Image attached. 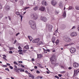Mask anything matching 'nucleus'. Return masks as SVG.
<instances>
[{
    "instance_id": "nucleus-1",
    "label": "nucleus",
    "mask_w": 79,
    "mask_h": 79,
    "mask_svg": "<svg viewBox=\"0 0 79 79\" xmlns=\"http://www.w3.org/2000/svg\"><path fill=\"white\" fill-rule=\"evenodd\" d=\"M31 19H33L34 20H36L38 19L39 16L36 13H34L31 14Z\"/></svg>"
},
{
    "instance_id": "nucleus-2",
    "label": "nucleus",
    "mask_w": 79,
    "mask_h": 79,
    "mask_svg": "<svg viewBox=\"0 0 79 79\" xmlns=\"http://www.w3.org/2000/svg\"><path fill=\"white\" fill-rule=\"evenodd\" d=\"M50 60L52 64H54L55 63V61H56V57H55V55H52V57L50 58Z\"/></svg>"
},
{
    "instance_id": "nucleus-3",
    "label": "nucleus",
    "mask_w": 79,
    "mask_h": 79,
    "mask_svg": "<svg viewBox=\"0 0 79 79\" xmlns=\"http://www.w3.org/2000/svg\"><path fill=\"white\" fill-rule=\"evenodd\" d=\"M63 40H65V42H72V40L69 37H66L65 36L63 37Z\"/></svg>"
},
{
    "instance_id": "nucleus-4",
    "label": "nucleus",
    "mask_w": 79,
    "mask_h": 79,
    "mask_svg": "<svg viewBox=\"0 0 79 79\" xmlns=\"http://www.w3.org/2000/svg\"><path fill=\"white\" fill-rule=\"evenodd\" d=\"M40 19L44 22H47V18L45 17L41 16L40 17Z\"/></svg>"
},
{
    "instance_id": "nucleus-5",
    "label": "nucleus",
    "mask_w": 79,
    "mask_h": 79,
    "mask_svg": "<svg viewBox=\"0 0 79 79\" xmlns=\"http://www.w3.org/2000/svg\"><path fill=\"white\" fill-rule=\"evenodd\" d=\"M70 35L71 37H76V36L77 35V33L76 32L74 31Z\"/></svg>"
},
{
    "instance_id": "nucleus-6",
    "label": "nucleus",
    "mask_w": 79,
    "mask_h": 79,
    "mask_svg": "<svg viewBox=\"0 0 79 79\" xmlns=\"http://www.w3.org/2000/svg\"><path fill=\"white\" fill-rule=\"evenodd\" d=\"M79 72V69L74 70L73 76H77V74H78Z\"/></svg>"
},
{
    "instance_id": "nucleus-7",
    "label": "nucleus",
    "mask_w": 79,
    "mask_h": 79,
    "mask_svg": "<svg viewBox=\"0 0 79 79\" xmlns=\"http://www.w3.org/2000/svg\"><path fill=\"white\" fill-rule=\"evenodd\" d=\"M76 48H72L70 50V52L71 53H74L76 52Z\"/></svg>"
},
{
    "instance_id": "nucleus-8",
    "label": "nucleus",
    "mask_w": 79,
    "mask_h": 79,
    "mask_svg": "<svg viewBox=\"0 0 79 79\" xmlns=\"http://www.w3.org/2000/svg\"><path fill=\"white\" fill-rule=\"evenodd\" d=\"M40 41V39L39 38L34 40H32V42L33 43H38Z\"/></svg>"
},
{
    "instance_id": "nucleus-9",
    "label": "nucleus",
    "mask_w": 79,
    "mask_h": 79,
    "mask_svg": "<svg viewBox=\"0 0 79 79\" xmlns=\"http://www.w3.org/2000/svg\"><path fill=\"white\" fill-rule=\"evenodd\" d=\"M45 10V7L42 6L39 8V10L41 11H44Z\"/></svg>"
},
{
    "instance_id": "nucleus-10",
    "label": "nucleus",
    "mask_w": 79,
    "mask_h": 79,
    "mask_svg": "<svg viewBox=\"0 0 79 79\" xmlns=\"http://www.w3.org/2000/svg\"><path fill=\"white\" fill-rule=\"evenodd\" d=\"M51 3L53 6H56V2L55 1H52L51 2Z\"/></svg>"
},
{
    "instance_id": "nucleus-11",
    "label": "nucleus",
    "mask_w": 79,
    "mask_h": 79,
    "mask_svg": "<svg viewBox=\"0 0 79 79\" xmlns=\"http://www.w3.org/2000/svg\"><path fill=\"white\" fill-rule=\"evenodd\" d=\"M73 66L74 68H77L79 67V64L76 62H74L73 64Z\"/></svg>"
},
{
    "instance_id": "nucleus-12",
    "label": "nucleus",
    "mask_w": 79,
    "mask_h": 79,
    "mask_svg": "<svg viewBox=\"0 0 79 79\" xmlns=\"http://www.w3.org/2000/svg\"><path fill=\"white\" fill-rule=\"evenodd\" d=\"M29 24L31 25L35 24V22L34 21L31 20L29 21Z\"/></svg>"
},
{
    "instance_id": "nucleus-13",
    "label": "nucleus",
    "mask_w": 79,
    "mask_h": 79,
    "mask_svg": "<svg viewBox=\"0 0 79 79\" xmlns=\"http://www.w3.org/2000/svg\"><path fill=\"white\" fill-rule=\"evenodd\" d=\"M42 3L43 5L44 6H47L48 5V4L47 3V2L45 0H43L42 2Z\"/></svg>"
},
{
    "instance_id": "nucleus-14",
    "label": "nucleus",
    "mask_w": 79,
    "mask_h": 79,
    "mask_svg": "<svg viewBox=\"0 0 79 79\" xmlns=\"http://www.w3.org/2000/svg\"><path fill=\"white\" fill-rule=\"evenodd\" d=\"M16 15H19V17H20L21 19V21H22V19H23V16L22 15H20V13L19 12H16Z\"/></svg>"
},
{
    "instance_id": "nucleus-15",
    "label": "nucleus",
    "mask_w": 79,
    "mask_h": 79,
    "mask_svg": "<svg viewBox=\"0 0 79 79\" xmlns=\"http://www.w3.org/2000/svg\"><path fill=\"white\" fill-rule=\"evenodd\" d=\"M31 27L32 29H35L36 28V26L35 25V24H33V25H31Z\"/></svg>"
},
{
    "instance_id": "nucleus-16",
    "label": "nucleus",
    "mask_w": 79,
    "mask_h": 79,
    "mask_svg": "<svg viewBox=\"0 0 79 79\" xmlns=\"http://www.w3.org/2000/svg\"><path fill=\"white\" fill-rule=\"evenodd\" d=\"M59 6L60 8H63V2H59Z\"/></svg>"
},
{
    "instance_id": "nucleus-17",
    "label": "nucleus",
    "mask_w": 79,
    "mask_h": 79,
    "mask_svg": "<svg viewBox=\"0 0 79 79\" xmlns=\"http://www.w3.org/2000/svg\"><path fill=\"white\" fill-rule=\"evenodd\" d=\"M37 58H40H40H42V55H40V54H37Z\"/></svg>"
},
{
    "instance_id": "nucleus-18",
    "label": "nucleus",
    "mask_w": 79,
    "mask_h": 79,
    "mask_svg": "<svg viewBox=\"0 0 79 79\" xmlns=\"http://www.w3.org/2000/svg\"><path fill=\"white\" fill-rule=\"evenodd\" d=\"M74 44V42H73V43H70V44H65L64 46L66 47L67 46H69V45H73V44Z\"/></svg>"
},
{
    "instance_id": "nucleus-19",
    "label": "nucleus",
    "mask_w": 79,
    "mask_h": 79,
    "mask_svg": "<svg viewBox=\"0 0 79 79\" xmlns=\"http://www.w3.org/2000/svg\"><path fill=\"white\" fill-rule=\"evenodd\" d=\"M52 26H49V28H48V29L49 31H52Z\"/></svg>"
},
{
    "instance_id": "nucleus-20",
    "label": "nucleus",
    "mask_w": 79,
    "mask_h": 79,
    "mask_svg": "<svg viewBox=\"0 0 79 79\" xmlns=\"http://www.w3.org/2000/svg\"><path fill=\"white\" fill-rule=\"evenodd\" d=\"M38 6H36L34 7L33 8V9L34 10V11H36V10H38Z\"/></svg>"
},
{
    "instance_id": "nucleus-21",
    "label": "nucleus",
    "mask_w": 79,
    "mask_h": 79,
    "mask_svg": "<svg viewBox=\"0 0 79 79\" xmlns=\"http://www.w3.org/2000/svg\"><path fill=\"white\" fill-rule=\"evenodd\" d=\"M66 11H64L63 13V16L64 18H66Z\"/></svg>"
},
{
    "instance_id": "nucleus-22",
    "label": "nucleus",
    "mask_w": 79,
    "mask_h": 79,
    "mask_svg": "<svg viewBox=\"0 0 79 79\" xmlns=\"http://www.w3.org/2000/svg\"><path fill=\"white\" fill-rule=\"evenodd\" d=\"M6 10H9L10 9V6H7L6 7Z\"/></svg>"
},
{
    "instance_id": "nucleus-23",
    "label": "nucleus",
    "mask_w": 79,
    "mask_h": 79,
    "mask_svg": "<svg viewBox=\"0 0 79 79\" xmlns=\"http://www.w3.org/2000/svg\"><path fill=\"white\" fill-rule=\"evenodd\" d=\"M42 44H43V42H42V41H41L37 44V45H41Z\"/></svg>"
},
{
    "instance_id": "nucleus-24",
    "label": "nucleus",
    "mask_w": 79,
    "mask_h": 79,
    "mask_svg": "<svg viewBox=\"0 0 79 79\" xmlns=\"http://www.w3.org/2000/svg\"><path fill=\"white\" fill-rule=\"evenodd\" d=\"M24 48L25 49H27V50L29 49V45H27L24 47Z\"/></svg>"
},
{
    "instance_id": "nucleus-25",
    "label": "nucleus",
    "mask_w": 79,
    "mask_h": 79,
    "mask_svg": "<svg viewBox=\"0 0 79 79\" xmlns=\"http://www.w3.org/2000/svg\"><path fill=\"white\" fill-rule=\"evenodd\" d=\"M55 37H53L52 40V42H53V44L55 43Z\"/></svg>"
},
{
    "instance_id": "nucleus-26",
    "label": "nucleus",
    "mask_w": 79,
    "mask_h": 79,
    "mask_svg": "<svg viewBox=\"0 0 79 79\" xmlns=\"http://www.w3.org/2000/svg\"><path fill=\"white\" fill-rule=\"evenodd\" d=\"M28 37L29 39L30 40V41H31V40H32V38L31 36H28Z\"/></svg>"
},
{
    "instance_id": "nucleus-27",
    "label": "nucleus",
    "mask_w": 79,
    "mask_h": 79,
    "mask_svg": "<svg viewBox=\"0 0 79 79\" xmlns=\"http://www.w3.org/2000/svg\"><path fill=\"white\" fill-rule=\"evenodd\" d=\"M56 44V45L58 44V43H59V40H57L55 42Z\"/></svg>"
},
{
    "instance_id": "nucleus-28",
    "label": "nucleus",
    "mask_w": 79,
    "mask_h": 79,
    "mask_svg": "<svg viewBox=\"0 0 79 79\" xmlns=\"http://www.w3.org/2000/svg\"><path fill=\"white\" fill-rule=\"evenodd\" d=\"M72 9H73V7L72 6H70L68 8L69 10H71Z\"/></svg>"
},
{
    "instance_id": "nucleus-29",
    "label": "nucleus",
    "mask_w": 79,
    "mask_h": 79,
    "mask_svg": "<svg viewBox=\"0 0 79 79\" xmlns=\"http://www.w3.org/2000/svg\"><path fill=\"white\" fill-rule=\"evenodd\" d=\"M65 28H66V26L64 25H63L61 27V29H65Z\"/></svg>"
},
{
    "instance_id": "nucleus-30",
    "label": "nucleus",
    "mask_w": 79,
    "mask_h": 79,
    "mask_svg": "<svg viewBox=\"0 0 79 79\" xmlns=\"http://www.w3.org/2000/svg\"><path fill=\"white\" fill-rule=\"evenodd\" d=\"M19 71H20V72H24V69H19Z\"/></svg>"
},
{
    "instance_id": "nucleus-31",
    "label": "nucleus",
    "mask_w": 79,
    "mask_h": 79,
    "mask_svg": "<svg viewBox=\"0 0 79 79\" xmlns=\"http://www.w3.org/2000/svg\"><path fill=\"white\" fill-rule=\"evenodd\" d=\"M3 17V14H0V19Z\"/></svg>"
},
{
    "instance_id": "nucleus-32",
    "label": "nucleus",
    "mask_w": 79,
    "mask_h": 79,
    "mask_svg": "<svg viewBox=\"0 0 79 79\" xmlns=\"http://www.w3.org/2000/svg\"><path fill=\"white\" fill-rule=\"evenodd\" d=\"M14 64H15V65H18V63H17V62H16V61H14Z\"/></svg>"
},
{
    "instance_id": "nucleus-33",
    "label": "nucleus",
    "mask_w": 79,
    "mask_h": 79,
    "mask_svg": "<svg viewBox=\"0 0 79 79\" xmlns=\"http://www.w3.org/2000/svg\"><path fill=\"white\" fill-rule=\"evenodd\" d=\"M76 10H79V6H76Z\"/></svg>"
},
{
    "instance_id": "nucleus-34",
    "label": "nucleus",
    "mask_w": 79,
    "mask_h": 79,
    "mask_svg": "<svg viewBox=\"0 0 79 79\" xmlns=\"http://www.w3.org/2000/svg\"><path fill=\"white\" fill-rule=\"evenodd\" d=\"M20 4H21V5H23V3H24V2L23 1H20Z\"/></svg>"
},
{
    "instance_id": "nucleus-35",
    "label": "nucleus",
    "mask_w": 79,
    "mask_h": 79,
    "mask_svg": "<svg viewBox=\"0 0 79 79\" xmlns=\"http://www.w3.org/2000/svg\"><path fill=\"white\" fill-rule=\"evenodd\" d=\"M13 47L9 48L10 50H13Z\"/></svg>"
},
{
    "instance_id": "nucleus-36",
    "label": "nucleus",
    "mask_w": 79,
    "mask_h": 79,
    "mask_svg": "<svg viewBox=\"0 0 79 79\" xmlns=\"http://www.w3.org/2000/svg\"><path fill=\"white\" fill-rule=\"evenodd\" d=\"M5 70L8 71V72L10 71V70H9V69L8 68H6Z\"/></svg>"
},
{
    "instance_id": "nucleus-37",
    "label": "nucleus",
    "mask_w": 79,
    "mask_h": 79,
    "mask_svg": "<svg viewBox=\"0 0 79 79\" xmlns=\"http://www.w3.org/2000/svg\"><path fill=\"white\" fill-rule=\"evenodd\" d=\"M47 50H46L45 49H44V53H47Z\"/></svg>"
},
{
    "instance_id": "nucleus-38",
    "label": "nucleus",
    "mask_w": 79,
    "mask_h": 79,
    "mask_svg": "<svg viewBox=\"0 0 79 79\" xmlns=\"http://www.w3.org/2000/svg\"><path fill=\"white\" fill-rule=\"evenodd\" d=\"M22 51H23V50L21 49H20L19 50L18 52H19V53H20V52H22Z\"/></svg>"
},
{
    "instance_id": "nucleus-39",
    "label": "nucleus",
    "mask_w": 79,
    "mask_h": 79,
    "mask_svg": "<svg viewBox=\"0 0 79 79\" xmlns=\"http://www.w3.org/2000/svg\"><path fill=\"white\" fill-rule=\"evenodd\" d=\"M60 73H66V71H62L60 72Z\"/></svg>"
},
{
    "instance_id": "nucleus-40",
    "label": "nucleus",
    "mask_w": 79,
    "mask_h": 79,
    "mask_svg": "<svg viewBox=\"0 0 79 79\" xmlns=\"http://www.w3.org/2000/svg\"><path fill=\"white\" fill-rule=\"evenodd\" d=\"M2 8V5L1 4V3H0V9Z\"/></svg>"
},
{
    "instance_id": "nucleus-41",
    "label": "nucleus",
    "mask_w": 79,
    "mask_h": 79,
    "mask_svg": "<svg viewBox=\"0 0 79 79\" xmlns=\"http://www.w3.org/2000/svg\"><path fill=\"white\" fill-rule=\"evenodd\" d=\"M29 8V7H25V8L24 9V10H26L27 9Z\"/></svg>"
},
{
    "instance_id": "nucleus-42",
    "label": "nucleus",
    "mask_w": 79,
    "mask_h": 79,
    "mask_svg": "<svg viewBox=\"0 0 79 79\" xmlns=\"http://www.w3.org/2000/svg\"><path fill=\"white\" fill-rule=\"evenodd\" d=\"M9 68H10L11 69H13V67L11 66H9Z\"/></svg>"
},
{
    "instance_id": "nucleus-43",
    "label": "nucleus",
    "mask_w": 79,
    "mask_h": 79,
    "mask_svg": "<svg viewBox=\"0 0 79 79\" xmlns=\"http://www.w3.org/2000/svg\"><path fill=\"white\" fill-rule=\"evenodd\" d=\"M19 55H24V54H23V53L22 52H20L19 53Z\"/></svg>"
},
{
    "instance_id": "nucleus-44",
    "label": "nucleus",
    "mask_w": 79,
    "mask_h": 79,
    "mask_svg": "<svg viewBox=\"0 0 79 79\" xmlns=\"http://www.w3.org/2000/svg\"><path fill=\"white\" fill-rule=\"evenodd\" d=\"M55 77H56V78H57L58 79H60L59 78V77H58L56 75L55 76Z\"/></svg>"
},
{
    "instance_id": "nucleus-45",
    "label": "nucleus",
    "mask_w": 79,
    "mask_h": 79,
    "mask_svg": "<svg viewBox=\"0 0 79 79\" xmlns=\"http://www.w3.org/2000/svg\"><path fill=\"white\" fill-rule=\"evenodd\" d=\"M9 53L10 54H12V53H13V52L12 51H9Z\"/></svg>"
},
{
    "instance_id": "nucleus-46",
    "label": "nucleus",
    "mask_w": 79,
    "mask_h": 79,
    "mask_svg": "<svg viewBox=\"0 0 79 79\" xmlns=\"http://www.w3.org/2000/svg\"><path fill=\"white\" fill-rule=\"evenodd\" d=\"M8 18H9V19L10 20V21H11V17L10 16H8Z\"/></svg>"
},
{
    "instance_id": "nucleus-47",
    "label": "nucleus",
    "mask_w": 79,
    "mask_h": 79,
    "mask_svg": "<svg viewBox=\"0 0 79 79\" xmlns=\"http://www.w3.org/2000/svg\"><path fill=\"white\" fill-rule=\"evenodd\" d=\"M59 11H56L55 12V13H56V14H58V13H59Z\"/></svg>"
},
{
    "instance_id": "nucleus-48",
    "label": "nucleus",
    "mask_w": 79,
    "mask_h": 79,
    "mask_svg": "<svg viewBox=\"0 0 79 79\" xmlns=\"http://www.w3.org/2000/svg\"><path fill=\"white\" fill-rule=\"evenodd\" d=\"M14 70L15 71V72H17V71L18 70L16 69H15Z\"/></svg>"
},
{
    "instance_id": "nucleus-49",
    "label": "nucleus",
    "mask_w": 79,
    "mask_h": 79,
    "mask_svg": "<svg viewBox=\"0 0 79 79\" xmlns=\"http://www.w3.org/2000/svg\"><path fill=\"white\" fill-rule=\"evenodd\" d=\"M75 28H76V27L73 26V27L72 28V29H75Z\"/></svg>"
},
{
    "instance_id": "nucleus-50",
    "label": "nucleus",
    "mask_w": 79,
    "mask_h": 79,
    "mask_svg": "<svg viewBox=\"0 0 79 79\" xmlns=\"http://www.w3.org/2000/svg\"><path fill=\"white\" fill-rule=\"evenodd\" d=\"M19 33L18 32V33H17V34H16V36H18V35H19Z\"/></svg>"
},
{
    "instance_id": "nucleus-51",
    "label": "nucleus",
    "mask_w": 79,
    "mask_h": 79,
    "mask_svg": "<svg viewBox=\"0 0 79 79\" xmlns=\"http://www.w3.org/2000/svg\"><path fill=\"white\" fill-rule=\"evenodd\" d=\"M36 73H37V74H39V73H40V72L39 71L37 70V71H36Z\"/></svg>"
},
{
    "instance_id": "nucleus-52",
    "label": "nucleus",
    "mask_w": 79,
    "mask_h": 79,
    "mask_svg": "<svg viewBox=\"0 0 79 79\" xmlns=\"http://www.w3.org/2000/svg\"><path fill=\"white\" fill-rule=\"evenodd\" d=\"M2 66H3V67H5V68H6V67H7V65H4Z\"/></svg>"
},
{
    "instance_id": "nucleus-53",
    "label": "nucleus",
    "mask_w": 79,
    "mask_h": 79,
    "mask_svg": "<svg viewBox=\"0 0 79 79\" xmlns=\"http://www.w3.org/2000/svg\"><path fill=\"white\" fill-rule=\"evenodd\" d=\"M18 62L19 63H23V61H19Z\"/></svg>"
},
{
    "instance_id": "nucleus-54",
    "label": "nucleus",
    "mask_w": 79,
    "mask_h": 79,
    "mask_svg": "<svg viewBox=\"0 0 79 79\" xmlns=\"http://www.w3.org/2000/svg\"><path fill=\"white\" fill-rule=\"evenodd\" d=\"M58 76H59V77H61V76H62V75H61L60 74H59Z\"/></svg>"
},
{
    "instance_id": "nucleus-55",
    "label": "nucleus",
    "mask_w": 79,
    "mask_h": 79,
    "mask_svg": "<svg viewBox=\"0 0 79 79\" xmlns=\"http://www.w3.org/2000/svg\"><path fill=\"white\" fill-rule=\"evenodd\" d=\"M35 69H37V66H34Z\"/></svg>"
},
{
    "instance_id": "nucleus-56",
    "label": "nucleus",
    "mask_w": 79,
    "mask_h": 79,
    "mask_svg": "<svg viewBox=\"0 0 79 79\" xmlns=\"http://www.w3.org/2000/svg\"><path fill=\"white\" fill-rule=\"evenodd\" d=\"M50 36H51V35L50 34H49L48 36H48V38H49L50 37Z\"/></svg>"
},
{
    "instance_id": "nucleus-57",
    "label": "nucleus",
    "mask_w": 79,
    "mask_h": 79,
    "mask_svg": "<svg viewBox=\"0 0 79 79\" xmlns=\"http://www.w3.org/2000/svg\"><path fill=\"white\" fill-rule=\"evenodd\" d=\"M3 59H4L5 60H6V61H7V60H6V58H5V57H3Z\"/></svg>"
},
{
    "instance_id": "nucleus-58",
    "label": "nucleus",
    "mask_w": 79,
    "mask_h": 79,
    "mask_svg": "<svg viewBox=\"0 0 79 79\" xmlns=\"http://www.w3.org/2000/svg\"><path fill=\"white\" fill-rule=\"evenodd\" d=\"M3 56H4V57H5V58H6V56L5 55H3Z\"/></svg>"
},
{
    "instance_id": "nucleus-59",
    "label": "nucleus",
    "mask_w": 79,
    "mask_h": 79,
    "mask_svg": "<svg viewBox=\"0 0 79 79\" xmlns=\"http://www.w3.org/2000/svg\"><path fill=\"white\" fill-rule=\"evenodd\" d=\"M16 43V40H15L14 42V44H15Z\"/></svg>"
},
{
    "instance_id": "nucleus-60",
    "label": "nucleus",
    "mask_w": 79,
    "mask_h": 79,
    "mask_svg": "<svg viewBox=\"0 0 79 79\" xmlns=\"http://www.w3.org/2000/svg\"><path fill=\"white\" fill-rule=\"evenodd\" d=\"M18 48H19V49H21V48H21V47H20V46H19V47H18Z\"/></svg>"
},
{
    "instance_id": "nucleus-61",
    "label": "nucleus",
    "mask_w": 79,
    "mask_h": 79,
    "mask_svg": "<svg viewBox=\"0 0 79 79\" xmlns=\"http://www.w3.org/2000/svg\"><path fill=\"white\" fill-rule=\"evenodd\" d=\"M6 64H7V66H10V64L7 63Z\"/></svg>"
},
{
    "instance_id": "nucleus-62",
    "label": "nucleus",
    "mask_w": 79,
    "mask_h": 79,
    "mask_svg": "<svg viewBox=\"0 0 79 79\" xmlns=\"http://www.w3.org/2000/svg\"><path fill=\"white\" fill-rule=\"evenodd\" d=\"M72 69V68H71V67H70L69 68V69Z\"/></svg>"
},
{
    "instance_id": "nucleus-63",
    "label": "nucleus",
    "mask_w": 79,
    "mask_h": 79,
    "mask_svg": "<svg viewBox=\"0 0 79 79\" xmlns=\"http://www.w3.org/2000/svg\"><path fill=\"white\" fill-rule=\"evenodd\" d=\"M47 74H50V72H49L48 71H47Z\"/></svg>"
},
{
    "instance_id": "nucleus-64",
    "label": "nucleus",
    "mask_w": 79,
    "mask_h": 79,
    "mask_svg": "<svg viewBox=\"0 0 79 79\" xmlns=\"http://www.w3.org/2000/svg\"><path fill=\"white\" fill-rule=\"evenodd\" d=\"M32 61H34V58H32Z\"/></svg>"
}]
</instances>
